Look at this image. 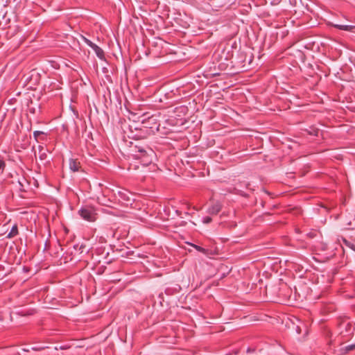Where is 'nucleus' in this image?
I'll use <instances>...</instances> for the list:
<instances>
[{"instance_id":"1","label":"nucleus","mask_w":355,"mask_h":355,"mask_svg":"<svg viewBox=\"0 0 355 355\" xmlns=\"http://www.w3.org/2000/svg\"><path fill=\"white\" fill-rule=\"evenodd\" d=\"M80 216L85 220L94 222L96 220V214L91 208H83L79 210Z\"/></svg>"},{"instance_id":"2","label":"nucleus","mask_w":355,"mask_h":355,"mask_svg":"<svg viewBox=\"0 0 355 355\" xmlns=\"http://www.w3.org/2000/svg\"><path fill=\"white\" fill-rule=\"evenodd\" d=\"M221 209V205L219 202H216L209 208L208 213L210 214L216 215L220 212Z\"/></svg>"},{"instance_id":"3","label":"nucleus","mask_w":355,"mask_h":355,"mask_svg":"<svg viewBox=\"0 0 355 355\" xmlns=\"http://www.w3.org/2000/svg\"><path fill=\"white\" fill-rule=\"evenodd\" d=\"M80 167V162L74 159H71L69 162V168L73 172L78 171Z\"/></svg>"},{"instance_id":"4","label":"nucleus","mask_w":355,"mask_h":355,"mask_svg":"<svg viewBox=\"0 0 355 355\" xmlns=\"http://www.w3.org/2000/svg\"><path fill=\"white\" fill-rule=\"evenodd\" d=\"M334 26L340 30H344L347 31H352L354 28H355V26L352 25L335 24Z\"/></svg>"},{"instance_id":"5","label":"nucleus","mask_w":355,"mask_h":355,"mask_svg":"<svg viewBox=\"0 0 355 355\" xmlns=\"http://www.w3.org/2000/svg\"><path fill=\"white\" fill-rule=\"evenodd\" d=\"M94 51H95L96 55L101 58V59H103L104 58V52L100 48L98 47L96 44V45H94L93 46V48Z\"/></svg>"},{"instance_id":"6","label":"nucleus","mask_w":355,"mask_h":355,"mask_svg":"<svg viewBox=\"0 0 355 355\" xmlns=\"http://www.w3.org/2000/svg\"><path fill=\"white\" fill-rule=\"evenodd\" d=\"M343 241L344 243L347 245L349 246L350 248H352L353 250L355 251V245L354 244H352L350 243H349L348 241H347L345 239H343Z\"/></svg>"},{"instance_id":"7","label":"nucleus","mask_w":355,"mask_h":355,"mask_svg":"<svg viewBox=\"0 0 355 355\" xmlns=\"http://www.w3.org/2000/svg\"><path fill=\"white\" fill-rule=\"evenodd\" d=\"M83 40H85V42H86L87 44H88L89 46H91L92 48H93V46L94 45H96L95 44H94L93 42H92L90 40H87V38L85 37H83Z\"/></svg>"},{"instance_id":"8","label":"nucleus","mask_w":355,"mask_h":355,"mask_svg":"<svg viewBox=\"0 0 355 355\" xmlns=\"http://www.w3.org/2000/svg\"><path fill=\"white\" fill-rule=\"evenodd\" d=\"M354 349H355V344L350 345H348V346L345 347V351L346 352H349V351H351V350Z\"/></svg>"},{"instance_id":"9","label":"nucleus","mask_w":355,"mask_h":355,"mask_svg":"<svg viewBox=\"0 0 355 355\" xmlns=\"http://www.w3.org/2000/svg\"><path fill=\"white\" fill-rule=\"evenodd\" d=\"M211 220H212V219H211V217H209V216H207V217H205V218L203 219V223H204L205 224H208V223H211Z\"/></svg>"},{"instance_id":"10","label":"nucleus","mask_w":355,"mask_h":355,"mask_svg":"<svg viewBox=\"0 0 355 355\" xmlns=\"http://www.w3.org/2000/svg\"><path fill=\"white\" fill-rule=\"evenodd\" d=\"M5 167V163L3 161H0V171H3Z\"/></svg>"},{"instance_id":"11","label":"nucleus","mask_w":355,"mask_h":355,"mask_svg":"<svg viewBox=\"0 0 355 355\" xmlns=\"http://www.w3.org/2000/svg\"><path fill=\"white\" fill-rule=\"evenodd\" d=\"M17 232V227H14L12 228L11 232L9 234V236H10L11 234L14 235V234H16Z\"/></svg>"},{"instance_id":"12","label":"nucleus","mask_w":355,"mask_h":355,"mask_svg":"<svg viewBox=\"0 0 355 355\" xmlns=\"http://www.w3.org/2000/svg\"><path fill=\"white\" fill-rule=\"evenodd\" d=\"M41 134H42V132H40V131H35L33 135H34V137L35 138H37L39 135H40Z\"/></svg>"},{"instance_id":"13","label":"nucleus","mask_w":355,"mask_h":355,"mask_svg":"<svg viewBox=\"0 0 355 355\" xmlns=\"http://www.w3.org/2000/svg\"><path fill=\"white\" fill-rule=\"evenodd\" d=\"M195 248H196L198 251H200V252H205V249L202 248H201V247H200V246L195 245Z\"/></svg>"},{"instance_id":"14","label":"nucleus","mask_w":355,"mask_h":355,"mask_svg":"<svg viewBox=\"0 0 355 355\" xmlns=\"http://www.w3.org/2000/svg\"><path fill=\"white\" fill-rule=\"evenodd\" d=\"M296 331H297V334H300V332H301V329H300V328L299 327V326H297V327Z\"/></svg>"},{"instance_id":"15","label":"nucleus","mask_w":355,"mask_h":355,"mask_svg":"<svg viewBox=\"0 0 355 355\" xmlns=\"http://www.w3.org/2000/svg\"><path fill=\"white\" fill-rule=\"evenodd\" d=\"M43 157H44V155H42L40 156V158H41V159H43Z\"/></svg>"}]
</instances>
